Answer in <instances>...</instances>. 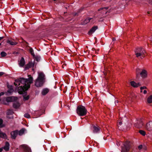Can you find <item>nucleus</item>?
Returning <instances> with one entry per match:
<instances>
[{
    "mask_svg": "<svg viewBox=\"0 0 152 152\" xmlns=\"http://www.w3.org/2000/svg\"><path fill=\"white\" fill-rule=\"evenodd\" d=\"M33 79V77L30 76L28 79L20 77L15 80L14 84L16 88H18V93L20 94L26 93V91L30 87V84L32 83Z\"/></svg>",
    "mask_w": 152,
    "mask_h": 152,
    "instance_id": "obj_1",
    "label": "nucleus"
},
{
    "mask_svg": "<svg viewBox=\"0 0 152 152\" xmlns=\"http://www.w3.org/2000/svg\"><path fill=\"white\" fill-rule=\"evenodd\" d=\"M45 82V76L43 72L38 73L37 78L35 81V85L37 87L43 86Z\"/></svg>",
    "mask_w": 152,
    "mask_h": 152,
    "instance_id": "obj_2",
    "label": "nucleus"
},
{
    "mask_svg": "<svg viewBox=\"0 0 152 152\" xmlns=\"http://www.w3.org/2000/svg\"><path fill=\"white\" fill-rule=\"evenodd\" d=\"M77 113L80 116L85 115L87 112L85 107L82 105L78 106L76 109Z\"/></svg>",
    "mask_w": 152,
    "mask_h": 152,
    "instance_id": "obj_3",
    "label": "nucleus"
},
{
    "mask_svg": "<svg viewBox=\"0 0 152 152\" xmlns=\"http://www.w3.org/2000/svg\"><path fill=\"white\" fill-rule=\"evenodd\" d=\"M145 53V51L143 48H137L135 51V55L137 57L140 56H141L142 58H143L145 56L144 54Z\"/></svg>",
    "mask_w": 152,
    "mask_h": 152,
    "instance_id": "obj_4",
    "label": "nucleus"
},
{
    "mask_svg": "<svg viewBox=\"0 0 152 152\" xmlns=\"http://www.w3.org/2000/svg\"><path fill=\"white\" fill-rule=\"evenodd\" d=\"M131 148L129 142H127L124 144V146L122 148L121 152H129Z\"/></svg>",
    "mask_w": 152,
    "mask_h": 152,
    "instance_id": "obj_5",
    "label": "nucleus"
},
{
    "mask_svg": "<svg viewBox=\"0 0 152 152\" xmlns=\"http://www.w3.org/2000/svg\"><path fill=\"white\" fill-rule=\"evenodd\" d=\"M143 125V119L141 118L137 120L134 124L135 127L139 129L142 128Z\"/></svg>",
    "mask_w": 152,
    "mask_h": 152,
    "instance_id": "obj_6",
    "label": "nucleus"
},
{
    "mask_svg": "<svg viewBox=\"0 0 152 152\" xmlns=\"http://www.w3.org/2000/svg\"><path fill=\"white\" fill-rule=\"evenodd\" d=\"M35 61H34L33 63L31 61L29 62L28 64L26 65L24 69L25 70H26L28 69L31 67H33L35 65Z\"/></svg>",
    "mask_w": 152,
    "mask_h": 152,
    "instance_id": "obj_7",
    "label": "nucleus"
},
{
    "mask_svg": "<svg viewBox=\"0 0 152 152\" xmlns=\"http://www.w3.org/2000/svg\"><path fill=\"white\" fill-rule=\"evenodd\" d=\"M93 132L94 133H98L100 131V128L97 126L92 125Z\"/></svg>",
    "mask_w": 152,
    "mask_h": 152,
    "instance_id": "obj_8",
    "label": "nucleus"
},
{
    "mask_svg": "<svg viewBox=\"0 0 152 152\" xmlns=\"http://www.w3.org/2000/svg\"><path fill=\"white\" fill-rule=\"evenodd\" d=\"M21 146L23 148L25 152H31V148L26 145H22Z\"/></svg>",
    "mask_w": 152,
    "mask_h": 152,
    "instance_id": "obj_9",
    "label": "nucleus"
},
{
    "mask_svg": "<svg viewBox=\"0 0 152 152\" xmlns=\"http://www.w3.org/2000/svg\"><path fill=\"white\" fill-rule=\"evenodd\" d=\"M17 97L14 96H10L7 97L6 98V101L8 102H13L17 99Z\"/></svg>",
    "mask_w": 152,
    "mask_h": 152,
    "instance_id": "obj_10",
    "label": "nucleus"
},
{
    "mask_svg": "<svg viewBox=\"0 0 152 152\" xmlns=\"http://www.w3.org/2000/svg\"><path fill=\"white\" fill-rule=\"evenodd\" d=\"M11 137L15 139L18 134V130H16L11 132Z\"/></svg>",
    "mask_w": 152,
    "mask_h": 152,
    "instance_id": "obj_11",
    "label": "nucleus"
},
{
    "mask_svg": "<svg viewBox=\"0 0 152 152\" xmlns=\"http://www.w3.org/2000/svg\"><path fill=\"white\" fill-rule=\"evenodd\" d=\"M146 128L148 131L152 130V121H149L147 124Z\"/></svg>",
    "mask_w": 152,
    "mask_h": 152,
    "instance_id": "obj_12",
    "label": "nucleus"
},
{
    "mask_svg": "<svg viewBox=\"0 0 152 152\" xmlns=\"http://www.w3.org/2000/svg\"><path fill=\"white\" fill-rule=\"evenodd\" d=\"M7 87L8 89L7 91V93L11 94V93L14 91V89L13 88L12 86L8 84L7 85Z\"/></svg>",
    "mask_w": 152,
    "mask_h": 152,
    "instance_id": "obj_13",
    "label": "nucleus"
},
{
    "mask_svg": "<svg viewBox=\"0 0 152 152\" xmlns=\"http://www.w3.org/2000/svg\"><path fill=\"white\" fill-rule=\"evenodd\" d=\"M25 61L24 58L23 57H21L19 63V64L20 66L21 67H23L25 65Z\"/></svg>",
    "mask_w": 152,
    "mask_h": 152,
    "instance_id": "obj_14",
    "label": "nucleus"
},
{
    "mask_svg": "<svg viewBox=\"0 0 152 152\" xmlns=\"http://www.w3.org/2000/svg\"><path fill=\"white\" fill-rule=\"evenodd\" d=\"M130 83L131 86L134 88H137L141 86V84L140 83H137L134 81H131Z\"/></svg>",
    "mask_w": 152,
    "mask_h": 152,
    "instance_id": "obj_15",
    "label": "nucleus"
},
{
    "mask_svg": "<svg viewBox=\"0 0 152 152\" xmlns=\"http://www.w3.org/2000/svg\"><path fill=\"white\" fill-rule=\"evenodd\" d=\"M140 75L142 77L144 78H145L147 76V71L143 69L140 73Z\"/></svg>",
    "mask_w": 152,
    "mask_h": 152,
    "instance_id": "obj_16",
    "label": "nucleus"
},
{
    "mask_svg": "<svg viewBox=\"0 0 152 152\" xmlns=\"http://www.w3.org/2000/svg\"><path fill=\"white\" fill-rule=\"evenodd\" d=\"M98 28L97 26H95L92 27L91 29L89 30L88 32V34L89 35H91Z\"/></svg>",
    "mask_w": 152,
    "mask_h": 152,
    "instance_id": "obj_17",
    "label": "nucleus"
},
{
    "mask_svg": "<svg viewBox=\"0 0 152 152\" xmlns=\"http://www.w3.org/2000/svg\"><path fill=\"white\" fill-rule=\"evenodd\" d=\"M49 91V89L48 88L43 89L42 91L41 94L42 95L45 96L46 95Z\"/></svg>",
    "mask_w": 152,
    "mask_h": 152,
    "instance_id": "obj_18",
    "label": "nucleus"
},
{
    "mask_svg": "<svg viewBox=\"0 0 152 152\" xmlns=\"http://www.w3.org/2000/svg\"><path fill=\"white\" fill-rule=\"evenodd\" d=\"M10 144L8 142H6L5 145L3 147V149L6 151H8L9 150Z\"/></svg>",
    "mask_w": 152,
    "mask_h": 152,
    "instance_id": "obj_19",
    "label": "nucleus"
},
{
    "mask_svg": "<svg viewBox=\"0 0 152 152\" xmlns=\"http://www.w3.org/2000/svg\"><path fill=\"white\" fill-rule=\"evenodd\" d=\"M34 60V61L35 62V61H36L37 62H39L40 61L41 57L40 56L38 55H35L33 57Z\"/></svg>",
    "mask_w": 152,
    "mask_h": 152,
    "instance_id": "obj_20",
    "label": "nucleus"
},
{
    "mask_svg": "<svg viewBox=\"0 0 152 152\" xmlns=\"http://www.w3.org/2000/svg\"><path fill=\"white\" fill-rule=\"evenodd\" d=\"M28 47L29 48V52L33 57L35 56V54L33 48L29 46Z\"/></svg>",
    "mask_w": 152,
    "mask_h": 152,
    "instance_id": "obj_21",
    "label": "nucleus"
},
{
    "mask_svg": "<svg viewBox=\"0 0 152 152\" xmlns=\"http://www.w3.org/2000/svg\"><path fill=\"white\" fill-rule=\"evenodd\" d=\"M140 69L138 68L136 70V78L137 79H138L139 77L140 73L141 72H140Z\"/></svg>",
    "mask_w": 152,
    "mask_h": 152,
    "instance_id": "obj_22",
    "label": "nucleus"
},
{
    "mask_svg": "<svg viewBox=\"0 0 152 152\" xmlns=\"http://www.w3.org/2000/svg\"><path fill=\"white\" fill-rule=\"evenodd\" d=\"M0 137L4 138H6L7 137V136L5 133H3L0 130Z\"/></svg>",
    "mask_w": 152,
    "mask_h": 152,
    "instance_id": "obj_23",
    "label": "nucleus"
},
{
    "mask_svg": "<svg viewBox=\"0 0 152 152\" xmlns=\"http://www.w3.org/2000/svg\"><path fill=\"white\" fill-rule=\"evenodd\" d=\"M7 42L12 45H15L17 44V43L16 42H13L10 40H8Z\"/></svg>",
    "mask_w": 152,
    "mask_h": 152,
    "instance_id": "obj_24",
    "label": "nucleus"
},
{
    "mask_svg": "<svg viewBox=\"0 0 152 152\" xmlns=\"http://www.w3.org/2000/svg\"><path fill=\"white\" fill-rule=\"evenodd\" d=\"M19 103L18 102H14L13 103V107L14 108L17 109L19 107Z\"/></svg>",
    "mask_w": 152,
    "mask_h": 152,
    "instance_id": "obj_25",
    "label": "nucleus"
},
{
    "mask_svg": "<svg viewBox=\"0 0 152 152\" xmlns=\"http://www.w3.org/2000/svg\"><path fill=\"white\" fill-rule=\"evenodd\" d=\"M83 8H81L80 9H79L77 12H75L74 13V15L75 16H78V14L80 12L83 10Z\"/></svg>",
    "mask_w": 152,
    "mask_h": 152,
    "instance_id": "obj_26",
    "label": "nucleus"
},
{
    "mask_svg": "<svg viewBox=\"0 0 152 152\" xmlns=\"http://www.w3.org/2000/svg\"><path fill=\"white\" fill-rule=\"evenodd\" d=\"M3 120L1 118H0V128L4 127L5 125L3 124Z\"/></svg>",
    "mask_w": 152,
    "mask_h": 152,
    "instance_id": "obj_27",
    "label": "nucleus"
},
{
    "mask_svg": "<svg viewBox=\"0 0 152 152\" xmlns=\"http://www.w3.org/2000/svg\"><path fill=\"white\" fill-rule=\"evenodd\" d=\"M148 102V103H150L152 102V95L150 96L147 99Z\"/></svg>",
    "mask_w": 152,
    "mask_h": 152,
    "instance_id": "obj_28",
    "label": "nucleus"
},
{
    "mask_svg": "<svg viewBox=\"0 0 152 152\" xmlns=\"http://www.w3.org/2000/svg\"><path fill=\"white\" fill-rule=\"evenodd\" d=\"M24 130L23 129H22L19 131H18V134L20 135H21L24 133Z\"/></svg>",
    "mask_w": 152,
    "mask_h": 152,
    "instance_id": "obj_29",
    "label": "nucleus"
},
{
    "mask_svg": "<svg viewBox=\"0 0 152 152\" xmlns=\"http://www.w3.org/2000/svg\"><path fill=\"white\" fill-rule=\"evenodd\" d=\"M92 19L91 18H87L84 21V23H87L89 22L90 20Z\"/></svg>",
    "mask_w": 152,
    "mask_h": 152,
    "instance_id": "obj_30",
    "label": "nucleus"
},
{
    "mask_svg": "<svg viewBox=\"0 0 152 152\" xmlns=\"http://www.w3.org/2000/svg\"><path fill=\"white\" fill-rule=\"evenodd\" d=\"M1 55L2 57H4L7 56V54L5 52L2 51L1 53Z\"/></svg>",
    "mask_w": 152,
    "mask_h": 152,
    "instance_id": "obj_31",
    "label": "nucleus"
},
{
    "mask_svg": "<svg viewBox=\"0 0 152 152\" xmlns=\"http://www.w3.org/2000/svg\"><path fill=\"white\" fill-rule=\"evenodd\" d=\"M140 133L143 136L145 135L146 133L145 131L142 130H140L139 131Z\"/></svg>",
    "mask_w": 152,
    "mask_h": 152,
    "instance_id": "obj_32",
    "label": "nucleus"
},
{
    "mask_svg": "<svg viewBox=\"0 0 152 152\" xmlns=\"http://www.w3.org/2000/svg\"><path fill=\"white\" fill-rule=\"evenodd\" d=\"M24 116L25 118H30V115L28 113H26L24 115Z\"/></svg>",
    "mask_w": 152,
    "mask_h": 152,
    "instance_id": "obj_33",
    "label": "nucleus"
},
{
    "mask_svg": "<svg viewBox=\"0 0 152 152\" xmlns=\"http://www.w3.org/2000/svg\"><path fill=\"white\" fill-rule=\"evenodd\" d=\"M29 99V96H26L24 97V99L25 101L27 100H28Z\"/></svg>",
    "mask_w": 152,
    "mask_h": 152,
    "instance_id": "obj_34",
    "label": "nucleus"
},
{
    "mask_svg": "<svg viewBox=\"0 0 152 152\" xmlns=\"http://www.w3.org/2000/svg\"><path fill=\"white\" fill-rule=\"evenodd\" d=\"M107 9V7H104V8H101L99 9L98 10V11H100L101 10H103L104 9H105V10H106Z\"/></svg>",
    "mask_w": 152,
    "mask_h": 152,
    "instance_id": "obj_35",
    "label": "nucleus"
},
{
    "mask_svg": "<svg viewBox=\"0 0 152 152\" xmlns=\"http://www.w3.org/2000/svg\"><path fill=\"white\" fill-rule=\"evenodd\" d=\"M146 87H145V86H143V87H140V90H141V91H142V90L143 89H146Z\"/></svg>",
    "mask_w": 152,
    "mask_h": 152,
    "instance_id": "obj_36",
    "label": "nucleus"
},
{
    "mask_svg": "<svg viewBox=\"0 0 152 152\" xmlns=\"http://www.w3.org/2000/svg\"><path fill=\"white\" fill-rule=\"evenodd\" d=\"M142 147V145H140L138 146V148L139 150L141 149Z\"/></svg>",
    "mask_w": 152,
    "mask_h": 152,
    "instance_id": "obj_37",
    "label": "nucleus"
},
{
    "mask_svg": "<svg viewBox=\"0 0 152 152\" xmlns=\"http://www.w3.org/2000/svg\"><path fill=\"white\" fill-rule=\"evenodd\" d=\"M4 74V73L3 72H0V76L3 75Z\"/></svg>",
    "mask_w": 152,
    "mask_h": 152,
    "instance_id": "obj_38",
    "label": "nucleus"
},
{
    "mask_svg": "<svg viewBox=\"0 0 152 152\" xmlns=\"http://www.w3.org/2000/svg\"><path fill=\"white\" fill-rule=\"evenodd\" d=\"M149 2L150 4L152 5V0H149Z\"/></svg>",
    "mask_w": 152,
    "mask_h": 152,
    "instance_id": "obj_39",
    "label": "nucleus"
},
{
    "mask_svg": "<svg viewBox=\"0 0 152 152\" xmlns=\"http://www.w3.org/2000/svg\"><path fill=\"white\" fill-rule=\"evenodd\" d=\"M116 40V39L115 38L113 37L112 38V41H114Z\"/></svg>",
    "mask_w": 152,
    "mask_h": 152,
    "instance_id": "obj_40",
    "label": "nucleus"
},
{
    "mask_svg": "<svg viewBox=\"0 0 152 152\" xmlns=\"http://www.w3.org/2000/svg\"><path fill=\"white\" fill-rule=\"evenodd\" d=\"M147 91L146 90H144L143 91V93L145 94H146L147 93Z\"/></svg>",
    "mask_w": 152,
    "mask_h": 152,
    "instance_id": "obj_41",
    "label": "nucleus"
},
{
    "mask_svg": "<svg viewBox=\"0 0 152 152\" xmlns=\"http://www.w3.org/2000/svg\"><path fill=\"white\" fill-rule=\"evenodd\" d=\"M0 93L1 94V96L3 95L4 94V92H1Z\"/></svg>",
    "mask_w": 152,
    "mask_h": 152,
    "instance_id": "obj_42",
    "label": "nucleus"
},
{
    "mask_svg": "<svg viewBox=\"0 0 152 152\" xmlns=\"http://www.w3.org/2000/svg\"><path fill=\"white\" fill-rule=\"evenodd\" d=\"M122 124V122H119L118 123V125H121Z\"/></svg>",
    "mask_w": 152,
    "mask_h": 152,
    "instance_id": "obj_43",
    "label": "nucleus"
},
{
    "mask_svg": "<svg viewBox=\"0 0 152 152\" xmlns=\"http://www.w3.org/2000/svg\"><path fill=\"white\" fill-rule=\"evenodd\" d=\"M4 38V37H0V40L3 39Z\"/></svg>",
    "mask_w": 152,
    "mask_h": 152,
    "instance_id": "obj_44",
    "label": "nucleus"
},
{
    "mask_svg": "<svg viewBox=\"0 0 152 152\" xmlns=\"http://www.w3.org/2000/svg\"><path fill=\"white\" fill-rule=\"evenodd\" d=\"M3 150V148H0V152H2Z\"/></svg>",
    "mask_w": 152,
    "mask_h": 152,
    "instance_id": "obj_45",
    "label": "nucleus"
},
{
    "mask_svg": "<svg viewBox=\"0 0 152 152\" xmlns=\"http://www.w3.org/2000/svg\"><path fill=\"white\" fill-rule=\"evenodd\" d=\"M92 51H94V50H95V49L94 48H92Z\"/></svg>",
    "mask_w": 152,
    "mask_h": 152,
    "instance_id": "obj_46",
    "label": "nucleus"
},
{
    "mask_svg": "<svg viewBox=\"0 0 152 152\" xmlns=\"http://www.w3.org/2000/svg\"><path fill=\"white\" fill-rule=\"evenodd\" d=\"M24 42L26 44H28V43L27 42H26V41H24Z\"/></svg>",
    "mask_w": 152,
    "mask_h": 152,
    "instance_id": "obj_47",
    "label": "nucleus"
},
{
    "mask_svg": "<svg viewBox=\"0 0 152 152\" xmlns=\"http://www.w3.org/2000/svg\"><path fill=\"white\" fill-rule=\"evenodd\" d=\"M115 103H116V102L117 103H118V100H116L115 101Z\"/></svg>",
    "mask_w": 152,
    "mask_h": 152,
    "instance_id": "obj_48",
    "label": "nucleus"
},
{
    "mask_svg": "<svg viewBox=\"0 0 152 152\" xmlns=\"http://www.w3.org/2000/svg\"><path fill=\"white\" fill-rule=\"evenodd\" d=\"M148 14H150V12H148Z\"/></svg>",
    "mask_w": 152,
    "mask_h": 152,
    "instance_id": "obj_49",
    "label": "nucleus"
},
{
    "mask_svg": "<svg viewBox=\"0 0 152 152\" xmlns=\"http://www.w3.org/2000/svg\"><path fill=\"white\" fill-rule=\"evenodd\" d=\"M151 42L152 43V39L150 40Z\"/></svg>",
    "mask_w": 152,
    "mask_h": 152,
    "instance_id": "obj_50",
    "label": "nucleus"
},
{
    "mask_svg": "<svg viewBox=\"0 0 152 152\" xmlns=\"http://www.w3.org/2000/svg\"><path fill=\"white\" fill-rule=\"evenodd\" d=\"M1 45V43H0V46Z\"/></svg>",
    "mask_w": 152,
    "mask_h": 152,
    "instance_id": "obj_51",
    "label": "nucleus"
},
{
    "mask_svg": "<svg viewBox=\"0 0 152 152\" xmlns=\"http://www.w3.org/2000/svg\"><path fill=\"white\" fill-rule=\"evenodd\" d=\"M1 96V94L0 93V97Z\"/></svg>",
    "mask_w": 152,
    "mask_h": 152,
    "instance_id": "obj_52",
    "label": "nucleus"
},
{
    "mask_svg": "<svg viewBox=\"0 0 152 152\" xmlns=\"http://www.w3.org/2000/svg\"><path fill=\"white\" fill-rule=\"evenodd\" d=\"M1 96V94L0 93V97Z\"/></svg>",
    "mask_w": 152,
    "mask_h": 152,
    "instance_id": "obj_53",
    "label": "nucleus"
},
{
    "mask_svg": "<svg viewBox=\"0 0 152 152\" xmlns=\"http://www.w3.org/2000/svg\"><path fill=\"white\" fill-rule=\"evenodd\" d=\"M54 1H56V0H53Z\"/></svg>",
    "mask_w": 152,
    "mask_h": 152,
    "instance_id": "obj_54",
    "label": "nucleus"
}]
</instances>
